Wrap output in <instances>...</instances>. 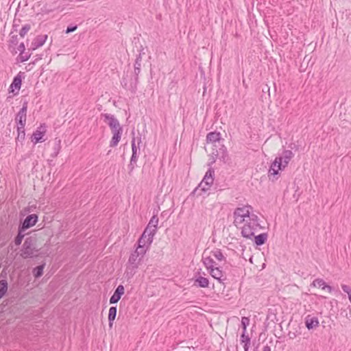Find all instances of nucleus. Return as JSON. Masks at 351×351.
Returning a JSON list of instances; mask_svg holds the SVG:
<instances>
[{
    "label": "nucleus",
    "mask_w": 351,
    "mask_h": 351,
    "mask_svg": "<svg viewBox=\"0 0 351 351\" xmlns=\"http://www.w3.org/2000/svg\"><path fill=\"white\" fill-rule=\"evenodd\" d=\"M202 262L208 270L210 269L217 265L213 259L210 257V256L206 254V250L202 254Z\"/></svg>",
    "instance_id": "6ab92c4d"
},
{
    "label": "nucleus",
    "mask_w": 351,
    "mask_h": 351,
    "mask_svg": "<svg viewBox=\"0 0 351 351\" xmlns=\"http://www.w3.org/2000/svg\"><path fill=\"white\" fill-rule=\"evenodd\" d=\"M148 249H149V247H147H147L137 246V247L134 250V252H136V253H137L140 256V257L141 258H143Z\"/></svg>",
    "instance_id": "f704fd0d"
},
{
    "label": "nucleus",
    "mask_w": 351,
    "mask_h": 351,
    "mask_svg": "<svg viewBox=\"0 0 351 351\" xmlns=\"http://www.w3.org/2000/svg\"><path fill=\"white\" fill-rule=\"evenodd\" d=\"M221 138V134L218 132H210L206 135L207 143H218L219 145H221L219 143Z\"/></svg>",
    "instance_id": "a211bd4d"
},
{
    "label": "nucleus",
    "mask_w": 351,
    "mask_h": 351,
    "mask_svg": "<svg viewBox=\"0 0 351 351\" xmlns=\"http://www.w3.org/2000/svg\"><path fill=\"white\" fill-rule=\"evenodd\" d=\"M121 85H122V86H123V87H124L125 88H127L128 82H127V80H126L125 78H123V79L121 80Z\"/></svg>",
    "instance_id": "603ef678"
},
{
    "label": "nucleus",
    "mask_w": 351,
    "mask_h": 351,
    "mask_svg": "<svg viewBox=\"0 0 351 351\" xmlns=\"http://www.w3.org/2000/svg\"><path fill=\"white\" fill-rule=\"evenodd\" d=\"M141 259L140 256L134 251L130 254L128 260L129 265L127 267V269L130 270L132 275L135 273V270L138 268Z\"/></svg>",
    "instance_id": "1a4fd4ad"
},
{
    "label": "nucleus",
    "mask_w": 351,
    "mask_h": 351,
    "mask_svg": "<svg viewBox=\"0 0 351 351\" xmlns=\"http://www.w3.org/2000/svg\"><path fill=\"white\" fill-rule=\"evenodd\" d=\"M305 326L308 329H313L319 326V320L316 317L308 315L305 318Z\"/></svg>",
    "instance_id": "f3484780"
},
{
    "label": "nucleus",
    "mask_w": 351,
    "mask_h": 351,
    "mask_svg": "<svg viewBox=\"0 0 351 351\" xmlns=\"http://www.w3.org/2000/svg\"><path fill=\"white\" fill-rule=\"evenodd\" d=\"M213 154L215 155L223 162H227L229 160L226 147L223 145H219V149L215 151L213 150Z\"/></svg>",
    "instance_id": "9d476101"
},
{
    "label": "nucleus",
    "mask_w": 351,
    "mask_h": 351,
    "mask_svg": "<svg viewBox=\"0 0 351 351\" xmlns=\"http://www.w3.org/2000/svg\"><path fill=\"white\" fill-rule=\"evenodd\" d=\"M38 220V217L36 214H31L27 215L25 219L23 220L22 223L20 224L22 225L27 229L34 226Z\"/></svg>",
    "instance_id": "f8f14e48"
},
{
    "label": "nucleus",
    "mask_w": 351,
    "mask_h": 351,
    "mask_svg": "<svg viewBox=\"0 0 351 351\" xmlns=\"http://www.w3.org/2000/svg\"><path fill=\"white\" fill-rule=\"evenodd\" d=\"M131 158H133V160H137L138 159V151H133V152H132Z\"/></svg>",
    "instance_id": "8fccbe9b"
},
{
    "label": "nucleus",
    "mask_w": 351,
    "mask_h": 351,
    "mask_svg": "<svg viewBox=\"0 0 351 351\" xmlns=\"http://www.w3.org/2000/svg\"><path fill=\"white\" fill-rule=\"evenodd\" d=\"M24 237H22L21 236H16L15 238H14V242L15 243L16 245H20L22 243V241Z\"/></svg>",
    "instance_id": "a18cd8bd"
},
{
    "label": "nucleus",
    "mask_w": 351,
    "mask_h": 351,
    "mask_svg": "<svg viewBox=\"0 0 351 351\" xmlns=\"http://www.w3.org/2000/svg\"><path fill=\"white\" fill-rule=\"evenodd\" d=\"M38 252L34 239L32 237L26 238L22 245L21 256L25 259L33 258L37 256L35 254Z\"/></svg>",
    "instance_id": "39448f33"
},
{
    "label": "nucleus",
    "mask_w": 351,
    "mask_h": 351,
    "mask_svg": "<svg viewBox=\"0 0 351 351\" xmlns=\"http://www.w3.org/2000/svg\"><path fill=\"white\" fill-rule=\"evenodd\" d=\"M245 222L242 227L241 235L246 239H252L256 232L263 229L258 222V217L255 214H252L251 217L246 219Z\"/></svg>",
    "instance_id": "f257e3e1"
},
{
    "label": "nucleus",
    "mask_w": 351,
    "mask_h": 351,
    "mask_svg": "<svg viewBox=\"0 0 351 351\" xmlns=\"http://www.w3.org/2000/svg\"><path fill=\"white\" fill-rule=\"evenodd\" d=\"M294 156V154L291 150H284L282 156L276 157V158H280V163L282 165L283 168L287 166L291 159Z\"/></svg>",
    "instance_id": "dca6fc26"
},
{
    "label": "nucleus",
    "mask_w": 351,
    "mask_h": 351,
    "mask_svg": "<svg viewBox=\"0 0 351 351\" xmlns=\"http://www.w3.org/2000/svg\"><path fill=\"white\" fill-rule=\"evenodd\" d=\"M263 351H271V348L269 346H265L263 348Z\"/></svg>",
    "instance_id": "5fc2aeb1"
},
{
    "label": "nucleus",
    "mask_w": 351,
    "mask_h": 351,
    "mask_svg": "<svg viewBox=\"0 0 351 351\" xmlns=\"http://www.w3.org/2000/svg\"><path fill=\"white\" fill-rule=\"evenodd\" d=\"M124 294V287L119 285L115 289L114 293L110 298V304H113L117 303Z\"/></svg>",
    "instance_id": "ddd939ff"
},
{
    "label": "nucleus",
    "mask_w": 351,
    "mask_h": 351,
    "mask_svg": "<svg viewBox=\"0 0 351 351\" xmlns=\"http://www.w3.org/2000/svg\"><path fill=\"white\" fill-rule=\"evenodd\" d=\"M101 117L104 118V122L108 125L112 132L119 130V128H123L120 125L119 120L114 117V115L105 113L101 114Z\"/></svg>",
    "instance_id": "423d86ee"
},
{
    "label": "nucleus",
    "mask_w": 351,
    "mask_h": 351,
    "mask_svg": "<svg viewBox=\"0 0 351 351\" xmlns=\"http://www.w3.org/2000/svg\"><path fill=\"white\" fill-rule=\"evenodd\" d=\"M131 144H132L131 145H132V152H133V151H138V149H139V147H137L136 145V138H135V137L132 138Z\"/></svg>",
    "instance_id": "de8ad7c7"
},
{
    "label": "nucleus",
    "mask_w": 351,
    "mask_h": 351,
    "mask_svg": "<svg viewBox=\"0 0 351 351\" xmlns=\"http://www.w3.org/2000/svg\"><path fill=\"white\" fill-rule=\"evenodd\" d=\"M326 289H328L329 293H331L334 290V289L331 286L328 285L327 284H326Z\"/></svg>",
    "instance_id": "864d4df0"
},
{
    "label": "nucleus",
    "mask_w": 351,
    "mask_h": 351,
    "mask_svg": "<svg viewBox=\"0 0 351 351\" xmlns=\"http://www.w3.org/2000/svg\"><path fill=\"white\" fill-rule=\"evenodd\" d=\"M141 143V137L140 136L138 139V145H139Z\"/></svg>",
    "instance_id": "4d7b16f0"
},
{
    "label": "nucleus",
    "mask_w": 351,
    "mask_h": 351,
    "mask_svg": "<svg viewBox=\"0 0 351 351\" xmlns=\"http://www.w3.org/2000/svg\"><path fill=\"white\" fill-rule=\"evenodd\" d=\"M145 54V52L144 51V49L141 45L139 53L136 56L135 59L134 64V73L130 79L129 90L133 93H136L137 90V85L138 84V75L141 73L142 66V55Z\"/></svg>",
    "instance_id": "f03ea898"
},
{
    "label": "nucleus",
    "mask_w": 351,
    "mask_h": 351,
    "mask_svg": "<svg viewBox=\"0 0 351 351\" xmlns=\"http://www.w3.org/2000/svg\"><path fill=\"white\" fill-rule=\"evenodd\" d=\"M137 160H133V158H130V164L128 165L129 169V174H131L135 167L136 166Z\"/></svg>",
    "instance_id": "e433bc0d"
},
{
    "label": "nucleus",
    "mask_w": 351,
    "mask_h": 351,
    "mask_svg": "<svg viewBox=\"0 0 351 351\" xmlns=\"http://www.w3.org/2000/svg\"><path fill=\"white\" fill-rule=\"evenodd\" d=\"M61 141L60 139L56 138L55 144L53 147V152L51 154L52 157H56L59 154V152L61 149Z\"/></svg>",
    "instance_id": "2f4dec72"
},
{
    "label": "nucleus",
    "mask_w": 351,
    "mask_h": 351,
    "mask_svg": "<svg viewBox=\"0 0 351 351\" xmlns=\"http://www.w3.org/2000/svg\"><path fill=\"white\" fill-rule=\"evenodd\" d=\"M152 243H149L148 237L145 234V232H143L141 236L138 240V246L139 247H149Z\"/></svg>",
    "instance_id": "a878e982"
},
{
    "label": "nucleus",
    "mask_w": 351,
    "mask_h": 351,
    "mask_svg": "<svg viewBox=\"0 0 351 351\" xmlns=\"http://www.w3.org/2000/svg\"><path fill=\"white\" fill-rule=\"evenodd\" d=\"M250 342H245L243 345L244 351H248L250 348Z\"/></svg>",
    "instance_id": "3c124183"
},
{
    "label": "nucleus",
    "mask_w": 351,
    "mask_h": 351,
    "mask_svg": "<svg viewBox=\"0 0 351 351\" xmlns=\"http://www.w3.org/2000/svg\"><path fill=\"white\" fill-rule=\"evenodd\" d=\"M284 168L282 165L280 163V158H275L274 161L271 163L269 169V176H276L278 174L280 170H282Z\"/></svg>",
    "instance_id": "4468645a"
},
{
    "label": "nucleus",
    "mask_w": 351,
    "mask_h": 351,
    "mask_svg": "<svg viewBox=\"0 0 351 351\" xmlns=\"http://www.w3.org/2000/svg\"><path fill=\"white\" fill-rule=\"evenodd\" d=\"M152 243H149L148 237L145 234V232H143L141 236L138 240V246L139 247H149Z\"/></svg>",
    "instance_id": "393cba45"
},
{
    "label": "nucleus",
    "mask_w": 351,
    "mask_h": 351,
    "mask_svg": "<svg viewBox=\"0 0 351 351\" xmlns=\"http://www.w3.org/2000/svg\"><path fill=\"white\" fill-rule=\"evenodd\" d=\"M77 28V25H70V26L67 27L66 29L65 30V33L66 34L71 33V32H74L75 30H76Z\"/></svg>",
    "instance_id": "c03bdc74"
},
{
    "label": "nucleus",
    "mask_w": 351,
    "mask_h": 351,
    "mask_svg": "<svg viewBox=\"0 0 351 351\" xmlns=\"http://www.w3.org/2000/svg\"><path fill=\"white\" fill-rule=\"evenodd\" d=\"M18 26H19V25H18L17 24L14 23V24H13V29H14V30H16V27H17Z\"/></svg>",
    "instance_id": "6e6d98bb"
},
{
    "label": "nucleus",
    "mask_w": 351,
    "mask_h": 351,
    "mask_svg": "<svg viewBox=\"0 0 351 351\" xmlns=\"http://www.w3.org/2000/svg\"><path fill=\"white\" fill-rule=\"evenodd\" d=\"M267 233H261L254 236V242L257 246L263 245L267 239Z\"/></svg>",
    "instance_id": "4be33fe9"
},
{
    "label": "nucleus",
    "mask_w": 351,
    "mask_h": 351,
    "mask_svg": "<svg viewBox=\"0 0 351 351\" xmlns=\"http://www.w3.org/2000/svg\"><path fill=\"white\" fill-rule=\"evenodd\" d=\"M156 230L155 228H152V227H149L147 224L146 228H145L143 232H145V234L148 237L149 243H152L154 240V237L156 233Z\"/></svg>",
    "instance_id": "5701e85b"
},
{
    "label": "nucleus",
    "mask_w": 351,
    "mask_h": 351,
    "mask_svg": "<svg viewBox=\"0 0 351 351\" xmlns=\"http://www.w3.org/2000/svg\"><path fill=\"white\" fill-rule=\"evenodd\" d=\"M158 224V218L157 217V213L154 214L152 217L150 219L148 225L149 227H152V228H155L157 231Z\"/></svg>",
    "instance_id": "72a5a7b5"
},
{
    "label": "nucleus",
    "mask_w": 351,
    "mask_h": 351,
    "mask_svg": "<svg viewBox=\"0 0 351 351\" xmlns=\"http://www.w3.org/2000/svg\"><path fill=\"white\" fill-rule=\"evenodd\" d=\"M195 282L197 283L198 287L202 288L208 287L209 285L208 279L202 276H199L197 278Z\"/></svg>",
    "instance_id": "cd10ccee"
},
{
    "label": "nucleus",
    "mask_w": 351,
    "mask_h": 351,
    "mask_svg": "<svg viewBox=\"0 0 351 351\" xmlns=\"http://www.w3.org/2000/svg\"><path fill=\"white\" fill-rule=\"evenodd\" d=\"M27 230V228H25V227H23L22 225H19V228H18V234H17V236H21L22 237H25V234H24V232Z\"/></svg>",
    "instance_id": "79ce46f5"
},
{
    "label": "nucleus",
    "mask_w": 351,
    "mask_h": 351,
    "mask_svg": "<svg viewBox=\"0 0 351 351\" xmlns=\"http://www.w3.org/2000/svg\"><path fill=\"white\" fill-rule=\"evenodd\" d=\"M311 286L317 287L322 288V289H325L326 287V283L323 279L316 278L312 282Z\"/></svg>",
    "instance_id": "473e14b6"
},
{
    "label": "nucleus",
    "mask_w": 351,
    "mask_h": 351,
    "mask_svg": "<svg viewBox=\"0 0 351 351\" xmlns=\"http://www.w3.org/2000/svg\"><path fill=\"white\" fill-rule=\"evenodd\" d=\"M21 72L14 77L12 84H10L9 87V92L10 93H14L15 90H16V93H14V95H16L19 93V91L21 87L22 84V78L20 75Z\"/></svg>",
    "instance_id": "2eb2a0df"
},
{
    "label": "nucleus",
    "mask_w": 351,
    "mask_h": 351,
    "mask_svg": "<svg viewBox=\"0 0 351 351\" xmlns=\"http://www.w3.org/2000/svg\"><path fill=\"white\" fill-rule=\"evenodd\" d=\"M17 132L16 141H23L25 136V126H17Z\"/></svg>",
    "instance_id": "7c9ffc66"
},
{
    "label": "nucleus",
    "mask_w": 351,
    "mask_h": 351,
    "mask_svg": "<svg viewBox=\"0 0 351 351\" xmlns=\"http://www.w3.org/2000/svg\"><path fill=\"white\" fill-rule=\"evenodd\" d=\"M12 32L10 34V38L9 40V43L12 45H16L18 44V36L17 35H12Z\"/></svg>",
    "instance_id": "ea45409f"
},
{
    "label": "nucleus",
    "mask_w": 351,
    "mask_h": 351,
    "mask_svg": "<svg viewBox=\"0 0 351 351\" xmlns=\"http://www.w3.org/2000/svg\"><path fill=\"white\" fill-rule=\"evenodd\" d=\"M246 331H243L242 335H241V342L245 343V342H250V338L248 335H245Z\"/></svg>",
    "instance_id": "a19ab883"
},
{
    "label": "nucleus",
    "mask_w": 351,
    "mask_h": 351,
    "mask_svg": "<svg viewBox=\"0 0 351 351\" xmlns=\"http://www.w3.org/2000/svg\"><path fill=\"white\" fill-rule=\"evenodd\" d=\"M27 230V228H25V227H23L22 225H19V228H18V234H17V236H21L22 237H25V234H24V232Z\"/></svg>",
    "instance_id": "37998d69"
},
{
    "label": "nucleus",
    "mask_w": 351,
    "mask_h": 351,
    "mask_svg": "<svg viewBox=\"0 0 351 351\" xmlns=\"http://www.w3.org/2000/svg\"><path fill=\"white\" fill-rule=\"evenodd\" d=\"M215 162V159H213V160L210 162V163L208 165H212L213 163H214Z\"/></svg>",
    "instance_id": "13d9d810"
},
{
    "label": "nucleus",
    "mask_w": 351,
    "mask_h": 351,
    "mask_svg": "<svg viewBox=\"0 0 351 351\" xmlns=\"http://www.w3.org/2000/svg\"><path fill=\"white\" fill-rule=\"evenodd\" d=\"M27 101H24L22 108L16 114L15 117V122L17 126H25L27 119Z\"/></svg>",
    "instance_id": "0eeeda50"
},
{
    "label": "nucleus",
    "mask_w": 351,
    "mask_h": 351,
    "mask_svg": "<svg viewBox=\"0 0 351 351\" xmlns=\"http://www.w3.org/2000/svg\"><path fill=\"white\" fill-rule=\"evenodd\" d=\"M47 38V34H40L37 36L32 42L31 47L29 50H36L38 47H42L46 42Z\"/></svg>",
    "instance_id": "9b49d317"
},
{
    "label": "nucleus",
    "mask_w": 351,
    "mask_h": 351,
    "mask_svg": "<svg viewBox=\"0 0 351 351\" xmlns=\"http://www.w3.org/2000/svg\"><path fill=\"white\" fill-rule=\"evenodd\" d=\"M348 297H349L350 301L351 302V293H350V295H348Z\"/></svg>",
    "instance_id": "bf43d9fd"
},
{
    "label": "nucleus",
    "mask_w": 351,
    "mask_h": 351,
    "mask_svg": "<svg viewBox=\"0 0 351 351\" xmlns=\"http://www.w3.org/2000/svg\"><path fill=\"white\" fill-rule=\"evenodd\" d=\"M214 169L213 167H210L206 172V174L202 182L199 184L198 186L195 189L193 193H196L198 192V191L206 192L208 190H209L214 182Z\"/></svg>",
    "instance_id": "20e7f679"
},
{
    "label": "nucleus",
    "mask_w": 351,
    "mask_h": 351,
    "mask_svg": "<svg viewBox=\"0 0 351 351\" xmlns=\"http://www.w3.org/2000/svg\"><path fill=\"white\" fill-rule=\"evenodd\" d=\"M45 263H43V264L34 267L32 270L33 276L36 278H38L41 277L43 274V270L45 269Z\"/></svg>",
    "instance_id": "bb28decb"
},
{
    "label": "nucleus",
    "mask_w": 351,
    "mask_h": 351,
    "mask_svg": "<svg viewBox=\"0 0 351 351\" xmlns=\"http://www.w3.org/2000/svg\"><path fill=\"white\" fill-rule=\"evenodd\" d=\"M30 29V25L27 24L24 25L22 29L20 30L19 34L21 37H24L25 35L27 33V32Z\"/></svg>",
    "instance_id": "58836bf2"
},
{
    "label": "nucleus",
    "mask_w": 351,
    "mask_h": 351,
    "mask_svg": "<svg viewBox=\"0 0 351 351\" xmlns=\"http://www.w3.org/2000/svg\"><path fill=\"white\" fill-rule=\"evenodd\" d=\"M251 210L252 206L248 205L237 208L233 213L234 225L237 227L245 221V218L249 219L252 214L250 213Z\"/></svg>",
    "instance_id": "7ed1b4c3"
},
{
    "label": "nucleus",
    "mask_w": 351,
    "mask_h": 351,
    "mask_svg": "<svg viewBox=\"0 0 351 351\" xmlns=\"http://www.w3.org/2000/svg\"><path fill=\"white\" fill-rule=\"evenodd\" d=\"M250 324V319L247 317H243L241 318V325L243 327V331H246L247 326Z\"/></svg>",
    "instance_id": "4c0bfd02"
},
{
    "label": "nucleus",
    "mask_w": 351,
    "mask_h": 351,
    "mask_svg": "<svg viewBox=\"0 0 351 351\" xmlns=\"http://www.w3.org/2000/svg\"><path fill=\"white\" fill-rule=\"evenodd\" d=\"M46 132L47 126L45 123L40 124L32 135L31 138L34 144H37L39 142L45 141V140H43V138L45 136Z\"/></svg>",
    "instance_id": "6e6552de"
},
{
    "label": "nucleus",
    "mask_w": 351,
    "mask_h": 351,
    "mask_svg": "<svg viewBox=\"0 0 351 351\" xmlns=\"http://www.w3.org/2000/svg\"><path fill=\"white\" fill-rule=\"evenodd\" d=\"M210 254L219 261H225L226 258L223 256L220 249H215L210 252Z\"/></svg>",
    "instance_id": "c85d7f7f"
},
{
    "label": "nucleus",
    "mask_w": 351,
    "mask_h": 351,
    "mask_svg": "<svg viewBox=\"0 0 351 351\" xmlns=\"http://www.w3.org/2000/svg\"><path fill=\"white\" fill-rule=\"evenodd\" d=\"M8 291V282L5 280H0V299Z\"/></svg>",
    "instance_id": "c756f323"
},
{
    "label": "nucleus",
    "mask_w": 351,
    "mask_h": 351,
    "mask_svg": "<svg viewBox=\"0 0 351 351\" xmlns=\"http://www.w3.org/2000/svg\"><path fill=\"white\" fill-rule=\"evenodd\" d=\"M210 274L212 277H213L215 279L217 280L219 282H221L224 279H222L223 277V271L222 270L216 265L208 270Z\"/></svg>",
    "instance_id": "412c9836"
},
{
    "label": "nucleus",
    "mask_w": 351,
    "mask_h": 351,
    "mask_svg": "<svg viewBox=\"0 0 351 351\" xmlns=\"http://www.w3.org/2000/svg\"><path fill=\"white\" fill-rule=\"evenodd\" d=\"M18 50L20 51V53H23L25 51V45L23 43H21L19 47H18Z\"/></svg>",
    "instance_id": "09e8293b"
},
{
    "label": "nucleus",
    "mask_w": 351,
    "mask_h": 351,
    "mask_svg": "<svg viewBox=\"0 0 351 351\" xmlns=\"http://www.w3.org/2000/svg\"><path fill=\"white\" fill-rule=\"evenodd\" d=\"M341 289L345 293H348V295H350V293H351V288L348 285H342Z\"/></svg>",
    "instance_id": "49530a36"
},
{
    "label": "nucleus",
    "mask_w": 351,
    "mask_h": 351,
    "mask_svg": "<svg viewBox=\"0 0 351 351\" xmlns=\"http://www.w3.org/2000/svg\"><path fill=\"white\" fill-rule=\"evenodd\" d=\"M119 130L112 132L113 136L110 142V147H116L121 140L122 133H123V128H119Z\"/></svg>",
    "instance_id": "aec40b11"
},
{
    "label": "nucleus",
    "mask_w": 351,
    "mask_h": 351,
    "mask_svg": "<svg viewBox=\"0 0 351 351\" xmlns=\"http://www.w3.org/2000/svg\"><path fill=\"white\" fill-rule=\"evenodd\" d=\"M29 51L30 50L28 49V51H27V52L24 51L23 53H20L19 59L21 62H26L29 60V58H30V56H31Z\"/></svg>",
    "instance_id": "c9c22d12"
},
{
    "label": "nucleus",
    "mask_w": 351,
    "mask_h": 351,
    "mask_svg": "<svg viewBox=\"0 0 351 351\" xmlns=\"http://www.w3.org/2000/svg\"><path fill=\"white\" fill-rule=\"evenodd\" d=\"M117 306H111L109 309L108 313V322L109 326L111 328L113 324V322L114 321L117 316Z\"/></svg>",
    "instance_id": "b1692460"
}]
</instances>
